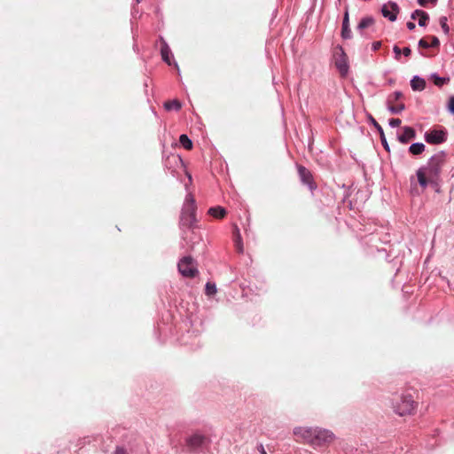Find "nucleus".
<instances>
[{"label":"nucleus","instance_id":"f257e3e1","mask_svg":"<svg viewBox=\"0 0 454 454\" xmlns=\"http://www.w3.org/2000/svg\"><path fill=\"white\" fill-rule=\"evenodd\" d=\"M446 157L447 153L445 151H439L428 159L426 165L418 168L416 176L421 188L425 189L428 184H438Z\"/></svg>","mask_w":454,"mask_h":454},{"label":"nucleus","instance_id":"f03ea898","mask_svg":"<svg viewBox=\"0 0 454 454\" xmlns=\"http://www.w3.org/2000/svg\"><path fill=\"white\" fill-rule=\"evenodd\" d=\"M197 206L195 204V199L192 194L189 193L184 203L180 216V227L193 230L197 228V218H196Z\"/></svg>","mask_w":454,"mask_h":454},{"label":"nucleus","instance_id":"7ed1b4c3","mask_svg":"<svg viewBox=\"0 0 454 454\" xmlns=\"http://www.w3.org/2000/svg\"><path fill=\"white\" fill-rule=\"evenodd\" d=\"M395 413L399 416L410 415L415 409V402L411 395L397 396L392 403Z\"/></svg>","mask_w":454,"mask_h":454},{"label":"nucleus","instance_id":"20e7f679","mask_svg":"<svg viewBox=\"0 0 454 454\" xmlns=\"http://www.w3.org/2000/svg\"><path fill=\"white\" fill-rule=\"evenodd\" d=\"M334 65L341 77H346L349 71L348 56L343 48L339 46L334 53Z\"/></svg>","mask_w":454,"mask_h":454},{"label":"nucleus","instance_id":"39448f33","mask_svg":"<svg viewBox=\"0 0 454 454\" xmlns=\"http://www.w3.org/2000/svg\"><path fill=\"white\" fill-rule=\"evenodd\" d=\"M334 438L335 435L331 430L318 427H314V448L316 446H327Z\"/></svg>","mask_w":454,"mask_h":454},{"label":"nucleus","instance_id":"423d86ee","mask_svg":"<svg viewBox=\"0 0 454 454\" xmlns=\"http://www.w3.org/2000/svg\"><path fill=\"white\" fill-rule=\"evenodd\" d=\"M448 132L445 128L430 129L424 134V139L430 145H441L446 142Z\"/></svg>","mask_w":454,"mask_h":454},{"label":"nucleus","instance_id":"0eeeda50","mask_svg":"<svg viewBox=\"0 0 454 454\" xmlns=\"http://www.w3.org/2000/svg\"><path fill=\"white\" fill-rule=\"evenodd\" d=\"M177 266L179 272L186 278H194L199 272L191 256L183 257Z\"/></svg>","mask_w":454,"mask_h":454},{"label":"nucleus","instance_id":"6e6552de","mask_svg":"<svg viewBox=\"0 0 454 454\" xmlns=\"http://www.w3.org/2000/svg\"><path fill=\"white\" fill-rule=\"evenodd\" d=\"M399 12L400 7L397 4V3L394 1H388L387 4H384L380 8V12L382 16L391 22L396 20Z\"/></svg>","mask_w":454,"mask_h":454},{"label":"nucleus","instance_id":"1a4fd4ad","mask_svg":"<svg viewBox=\"0 0 454 454\" xmlns=\"http://www.w3.org/2000/svg\"><path fill=\"white\" fill-rule=\"evenodd\" d=\"M207 442H209V439L200 433H195L185 439L186 446L191 450H196Z\"/></svg>","mask_w":454,"mask_h":454},{"label":"nucleus","instance_id":"9d476101","mask_svg":"<svg viewBox=\"0 0 454 454\" xmlns=\"http://www.w3.org/2000/svg\"><path fill=\"white\" fill-rule=\"evenodd\" d=\"M294 435L298 442L308 444L312 442V431L309 427H297L294 429Z\"/></svg>","mask_w":454,"mask_h":454},{"label":"nucleus","instance_id":"9b49d317","mask_svg":"<svg viewBox=\"0 0 454 454\" xmlns=\"http://www.w3.org/2000/svg\"><path fill=\"white\" fill-rule=\"evenodd\" d=\"M340 36L344 40L351 39L353 35L349 26V12H348V5H345V10L343 13V20L341 25Z\"/></svg>","mask_w":454,"mask_h":454},{"label":"nucleus","instance_id":"f8f14e48","mask_svg":"<svg viewBox=\"0 0 454 454\" xmlns=\"http://www.w3.org/2000/svg\"><path fill=\"white\" fill-rule=\"evenodd\" d=\"M417 136L416 130L411 126H404L402 128V133L397 135L398 141L406 145L411 139H414Z\"/></svg>","mask_w":454,"mask_h":454},{"label":"nucleus","instance_id":"ddd939ff","mask_svg":"<svg viewBox=\"0 0 454 454\" xmlns=\"http://www.w3.org/2000/svg\"><path fill=\"white\" fill-rule=\"evenodd\" d=\"M368 120H369V122L376 129V130L380 131V137L381 145H382L383 148L387 153H389L390 146L387 143V140L386 138V136H385L382 127L378 123V121L372 115H369Z\"/></svg>","mask_w":454,"mask_h":454},{"label":"nucleus","instance_id":"4468645a","mask_svg":"<svg viewBox=\"0 0 454 454\" xmlns=\"http://www.w3.org/2000/svg\"><path fill=\"white\" fill-rule=\"evenodd\" d=\"M375 20L372 16H366L360 20L359 23L356 26V31L362 35H364V30L368 28L370 26L373 25Z\"/></svg>","mask_w":454,"mask_h":454},{"label":"nucleus","instance_id":"2eb2a0df","mask_svg":"<svg viewBox=\"0 0 454 454\" xmlns=\"http://www.w3.org/2000/svg\"><path fill=\"white\" fill-rule=\"evenodd\" d=\"M410 83L412 90L414 91H421L425 90L427 84L426 80L419 75H414Z\"/></svg>","mask_w":454,"mask_h":454},{"label":"nucleus","instance_id":"dca6fc26","mask_svg":"<svg viewBox=\"0 0 454 454\" xmlns=\"http://www.w3.org/2000/svg\"><path fill=\"white\" fill-rule=\"evenodd\" d=\"M298 172L300 175V177L302 181V183L308 184L309 188H312V182H311V174L309 169H307L305 167L299 165L298 166Z\"/></svg>","mask_w":454,"mask_h":454},{"label":"nucleus","instance_id":"f3484780","mask_svg":"<svg viewBox=\"0 0 454 454\" xmlns=\"http://www.w3.org/2000/svg\"><path fill=\"white\" fill-rule=\"evenodd\" d=\"M426 145L421 142L412 143L408 149V152L413 156H419L424 153Z\"/></svg>","mask_w":454,"mask_h":454},{"label":"nucleus","instance_id":"a211bd4d","mask_svg":"<svg viewBox=\"0 0 454 454\" xmlns=\"http://www.w3.org/2000/svg\"><path fill=\"white\" fill-rule=\"evenodd\" d=\"M207 213L216 219H223L227 214L226 210L220 206L210 207Z\"/></svg>","mask_w":454,"mask_h":454},{"label":"nucleus","instance_id":"6ab92c4d","mask_svg":"<svg viewBox=\"0 0 454 454\" xmlns=\"http://www.w3.org/2000/svg\"><path fill=\"white\" fill-rule=\"evenodd\" d=\"M430 78L437 87H442L450 82L449 77L440 76L437 73H432Z\"/></svg>","mask_w":454,"mask_h":454},{"label":"nucleus","instance_id":"aec40b11","mask_svg":"<svg viewBox=\"0 0 454 454\" xmlns=\"http://www.w3.org/2000/svg\"><path fill=\"white\" fill-rule=\"evenodd\" d=\"M164 107L167 111H171V110L178 111L181 109L182 105L179 100L174 99V100L165 102Z\"/></svg>","mask_w":454,"mask_h":454},{"label":"nucleus","instance_id":"412c9836","mask_svg":"<svg viewBox=\"0 0 454 454\" xmlns=\"http://www.w3.org/2000/svg\"><path fill=\"white\" fill-rule=\"evenodd\" d=\"M160 53H161V57H162V59L168 64V65H171V61H170V54H171V51L169 49V47L164 43L161 47V50H160Z\"/></svg>","mask_w":454,"mask_h":454},{"label":"nucleus","instance_id":"4be33fe9","mask_svg":"<svg viewBox=\"0 0 454 454\" xmlns=\"http://www.w3.org/2000/svg\"><path fill=\"white\" fill-rule=\"evenodd\" d=\"M180 144L184 146L186 150H192V140L187 137V135L183 134L179 137Z\"/></svg>","mask_w":454,"mask_h":454},{"label":"nucleus","instance_id":"5701e85b","mask_svg":"<svg viewBox=\"0 0 454 454\" xmlns=\"http://www.w3.org/2000/svg\"><path fill=\"white\" fill-rule=\"evenodd\" d=\"M440 26L443 33L448 35L450 34V27L448 25V19L446 16H441L439 19Z\"/></svg>","mask_w":454,"mask_h":454},{"label":"nucleus","instance_id":"b1692460","mask_svg":"<svg viewBox=\"0 0 454 454\" xmlns=\"http://www.w3.org/2000/svg\"><path fill=\"white\" fill-rule=\"evenodd\" d=\"M405 109V105L401 103L397 106H388L387 110L393 114H400Z\"/></svg>","mask_w":454,"mask_h":454},{"label":"nucleus","instance_id":"393cba45","mask_svg":"<svg viewBox=\"0 0 454 454\" xmlns=\"http://www.w3.org/2000/svg\"><path fill=\"white\" fill-rule=\"evenodd\" d=\"M429 21V14L427 12H423V14H421L419 17V27H426Z\"/></svg>","mask_w":454,"mask_h":454},{"label":"nucleus","instance_id":"a878e982","mask_svg":"<svg viewBox=\"0 0 454 454\" xmlns=\"http://www.w3.org/2000/svg\"><path fill=\"white\" fill-rule=\"evenodd\" d=\"M216 294V286L214 283L207 282L206 284V294L207 295H214Z\"/></svg>","mask_w":454,"mask_h":454},{"label":"nucleus","instance_id":"bb28decb","mask_svg":"<svg viewBox=\"0 0 454 454\" xmlns=\"http://www.w3.org/2000/svg\"><path fill=\"white\" fill-rule=\"evenodd\" d=\"M403 97V93L399 90L395 91L392 95H390L387 98V103L391 101H397Z\"/></svg>","mask_w":454,"mask_h":454},{"label":"nucleus","instance_id":"cd10ccee","mask_svg":"<svg viewBox=\"0 0 454 454\" xmlns=\"http://www.w3.org/2000/svg\"><path fill=\"white\" fill-rule=\"evenodd\" d=\"M447 111L454 115V95L450 96L449 98L448 103H447Z\"/></svg>","mask_w":454,"mask_h":454},{"label":"nucleus","instance_id":"c85d7f7f","mask_svg":"<svg viewBox=\"0 0 454 454\" xmlns=\"http://www.w3.org/2000/svg\"><path fill=\"white\" fill-rule=\"evenodd\" d=\"M401 122H402L401 120L398 119V118H391L388 121V125L391 128H396V127H399L401 125Z\"/></svg>","mask_w":454,"mask_h":454},{"label":"nucleus","instance_id":"c756f323","mask_svg":"<svg viewBox=\"0 0 454 454\" xmlns=\"http://www.w3.org/2000/svg\"><path fill=\"white\" fill-rule=\"evenodd\" d=\"M431 39L430 47L432 48H437L440 46V40L437 36L432 35L429 37Z\"/></svg>","mask_w":454,"mask_h":454},{"label":"nucleus","instance_id":"7c9ffc66","mask_svg":"<svg viewBox=\"0 0 454 454\" xmlns=\"http://www.w3.org/2000/svg\"><path fill=\"white\" fill-rule=\"evenodd\" d=\"M419 47L428 49L430 48V43L425 38H421L418 43Z\"/></svg>","mask_w":454,"mask_h":454},{"label":"nucleus","instance_id":"2f4dec72","mask_svg":"<svg viewBox=\"0 0 454 454\" xmlns=\"http://www.w3.org/2000/svg\"><path fill=\"white\" fill-rule=\"evenodd\" d=\"M393 52L395 53V59L396 60H400V57H401V54H402V50L397 45H394Z\"/></svg>","mask_w":454,"mask_h":454},{"label":"nucleus","instance_id":"473e14b6","mask_svg":"<svg viewBox=\"0 0 454 454\" xmlns=\"http://www.w3.org/2000/svg\"><path fill=\"white\" fill-rule=\"evenodd\" d=\"M423 10H420V9H417L415 11H413L411 14V20H416L418 17H419L421 14H423Z\"/></svg>","mask_w":454,"mask_h":454},{"label":"nucleus","instance_id":"72a5a7b5","mask_svg":"<svg viewBox=\"0 0 454 454\" xmlns=\"http://www.w3.org/2000/svg\"><path fill=\"white\" fill-rule=\"evenodd\" d=\"M381 47V42L376 41L372 43V51H376Z\"/></svg>","mask_w":454,"mask_h":454},{"label":"nucleus","instance_id":"f704fd0d","mask_svg":"<svg viewBox=\"0 0 454 454\" xmlns=\"http://www.w3.org/2000/svg\"><path fill=\"white\" fill-rule=\"evenodd\" d=\"M402 53L405 56V57H410L411 54V50L410 47H404L403 50H402Z\"/></svg>","mask_w":454,"mask_h":454},{"label":"nucleus","instance_id":"c9c22d12","mask_svg":"<svg viewBox=\"0 0 454 454\" xmlns=\"http://www.w3.org/2000/svg\"><path fill=\"white\" fill-rule=\"evenodd\" d=\"M114 454H128V453L124 448L117 447Z\"/></svg>","mask_w":454,"mask_h":454},{"label":"nucleus","instance_id":"e433bc0d","mask_svg":"<svg viewBox=\"0 0 454 454\" xmlns=\"http://www.w3.org/2000/svg\"><path fill=\"white\" fill-rule=\"evenodd\" d=\"M406 27H407V28H408L410 31H412V30H414V29H415L416 25H415V23H414V22H412V21H408V22H407V24H406Z\"/></svg>","mask_w":454,"mask_h":454},{"label":"nucleus","instance_id":"4c0bfd02","mask_svg":"<svg viewBox=\"0 0 454 454\" xmlns=\"http://www.w3.org/2000/svg\"><path fill=\"white\" fill-rule=\"evenodd\" d=\"M258 450L260 451L261 454H267V452H266V450H265V449H264L262 444H260L258 446Z\"/></svg>","mask_w":454,"mask_h":454},{"label":"nucleus","instance_id":"58836bf2","mask_svg":"<svg viewBox=\"0 0 454 454\" xmlns=\"http://www.w3.org/2000/svg\"><path fill=\"white\" fill-rule=\"evenodd\" d=\"M418 4L420 5V6H423L425 7L427 5V0H417Z\"/></svg>","mask_w":454,"mask_h":454},{"label":"nucleus","instance_id":"ea45409f","mask_svg":"<svg viewBox=\"0 0 454 454\" xmlns=\"http://www.w3.org/2000/svg\"><path fill=\"white\" fill-rule=\"evenodd\" d=\"M430 3H432L433 4H436L438 0H429Z\"/></svg>","mask_w":454,"mask_h":454},{"label":"nucleus","instance_id":"a19ab883","mask_svg":"<svg viewBox=\"0 0 454 454\" xmlns=\"http://www.w3.org/2000/svg\"><path fill=\"white\" fill-rule=\"evenodd\" d=\"M238 249H239V252H241V251H242V247H241V246L239 245V243L238 244Z\"/></svg>","mask_w":454,"mask_h":454},{"label":"nucleus","instance_id":"79ce46f5","mask_svg":"<svg viewBox=\"0 0 454 454\" xmlns=\"http://www.w3.org/2000/svg\"><path fill=\"white\" fill-rule=\"evenodd\" d=\"M308 147L310 150V148H311V144L310 143H309Z\"/></svg>","mask_w":454,"mask_h":454},{"label":"nucleus","instance_id":"37998d69","mask_svg":"<svg viewBox=\"0 0 454 454\" xmlns=\"http://www.w3.org/2000/svg\"><path fill=\"white\" fill-rule=\"evenodd\" d=\"M141 0H137V3H139Z\"/></svg>","mask_w":454,"mask_h":454}]
</instances>
